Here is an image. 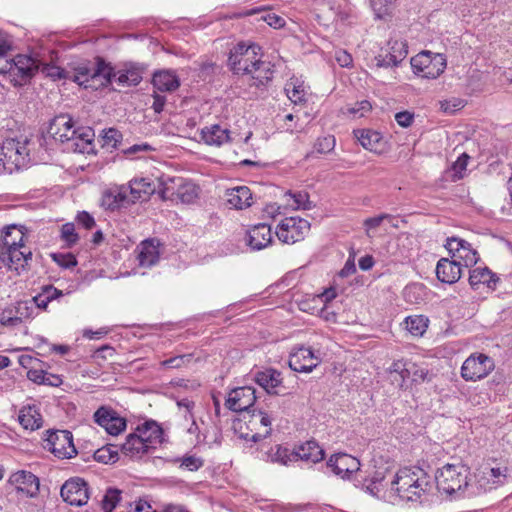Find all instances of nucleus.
Listing matches in <instances>:
<instances>
[{
    "label": "nucleus",
    "instance_id": "1",
    "mask_svg": "<svg viewBox=\"0 0 512 512\" xmlns=\"http://www.w3.org/2000/svg\"><path fill=\"white\" fill-rule=\"evenodd\" d=\"M116 76L115 68L103 57L78 60L69 64L67 80L85 89L98 90L108 87Z\"/></svg>",
    "mask_w": 512,
    "mask_h": 512
},
{
    "label": "nucleus",
    "instance_id": "2",
    "mask_svg": "<svg viewBox=\"0 0 512 512\" xmlns=\"http://www.w3.org/2000/svg\"><path fill=\"white\" fill-rule=\"evenodd\" d=\"M391 489L407 501H417L432 488L430 476L421 468L400 469L390 481Z\"/></svg>",
    "mask_w": 512,
    "mask_h": 512
},
{
    "label": "nucleus",
    "instance_id": "3",
    "mask_svg": "<svg viewBox=\"0 0 512 512\" xmlns=\"http://www.w3.org/2000/svg\"><path fill=\"white\" fill-rule=\"evenodd\" d=\"M470 468L462 463L446 464L438 469L435 475L437 489L445 494L452 495L467 488Z\"/></svg>",
    "mask_w": 512,
    "mask_h": 512
},
{
    "label": "nucleus",
    "instance_id": "4",
    "mask_svg": "<svg viewBox=\"0 0 512 512\" xmlns=\"http://www.w3.org/2000/svg\"><path fill=\"white\" fill-rule=\"evenodd\" d=\"M28 140L6 139L0 146V174L12 173L29 161Z\"/></svg>",
    "mask_w": 512,
    "mask_h": 512
},
{
    "label": "nucleus",
    "instance_id": "5",
    "mask_svg": "<svg viewBox=\"0 0 512 512\" xmlns=\"http://www.w3.org/2000/svg\"><path fill=\"white\" fill-rule=\"evenodd\" d=\"M413 72L423 78L435 79L446 68V58L443 54H433L430 51H422L411 58Z\"/></svg>",
    "mask_w": 512,
    "mask_h": 512
},
{
    "label": "nucleus",
    "instance_id": "6",
    "mask_svg": "<svg viewBox=\"0 0 512 512\" xmlns=\"http://www.w3.org/2000/svg\"><path fill=\"white\" fill-rule=\"evenodd\" d=\"M495 368L494 360L483 353L471 354L462 364L461 376L465 381H478L487 377Z\"/></svg>",
    "mask_w": 512,
    "mask_h": 512
},
{
    "label": "nucleus",
    "instance_id": "7",
    "mask_svg": "<svg viewBox=\"0 0 512 512\" xmlns=\"http://www.w3.org/2000/svg\"><path fill=\"white\" fill-rule=\"evenodd\" d=\"M45 441V448L60 459L72 458L77 454V450L73 443V435L68 430H56L49 432Z\"/></svg>",
    "mask_w": 512,
    "mask_h": 512
},
{
    "label": "nucleus",
    "instance_id": "8",
    "mask_svg": "<svg viewBox=\"0 0 512 512\" xmlns=\"http://www.w3.org/2000/svg\"><path fill=\"white\" fill-rule=\"evenodd\" d=\"M310 230V223L300 217H289L281 221L277 227L276 235L285 244H293L301 239Z\"/></svg>",
    "mask_w": 512,
    "mask_h": 512
},
{
    "label": "nucleus",
    "instance_id": "9",
    "mask_svg": "<svg viewBox=\"0 0 512 512\" xmlns=\"http://www.w3.org/2000/svg\"><path fill=\"white\" fill-rule=\"evenodd\" d=\"M247 416L244 415V419H246ZM248 420L245 421V424L248 429L251 430V432H242L241 438L247 440V441H253V442H259L263 438H266L271 433V420L269 416L259 411H253L248 415Z\"/></svg>",
    "mask_w": 512,
    "mask_h": 512
},
{
    "label": "nucleus",
    "instance_id": "10",
    "mask_svg": "<svg viewBox=\"0 0 512 512\" xmlns=\"http://www.w3.org/2000/svg\"><path fill=\"white\" fill-rule=\"evenodd\" d=\"M60 494L68 504L83 506L89 499L88 484L80 477L70 478L62 485Z\"/></svg>",
    "mask_w": 512,
    "mask_h": 512
},
{
    "label": "nucleus",
    "instance_id": "11",
    "mask_svg": "<svg viewBox=\"0 0 512 512\" xmlns=\"http://www.w3.org/2000/svg\"><path fill=\"white\" fill-rule=\"evenodd\" d=\"M180 183L178 184V188L176 192L174 188L171 186L174 183V178H167L161 180V185L163 186L160 190V195L162 199H171L174 195L177 196L178 199L181 200L182 203H192L198 196V187L191 183L186 182L183 183L182 179H178Z\"/></svg>",
    "mask_w": 512,
    "mask_h": 512
},
{
    "label": "nucleus",
    "instance_id": "12",
    "mask_svg": "<svg viewBox=\"0 0 512 512\" xmlns=\"http://www.w3.org/2000/svg\"><path fill=\"white\" fill-rule=\"evenodd\" d=\"M256 401L255 389L249 386L233 389L225 401V406L233 412H247Z\"/></svg>",
    "mask_w": 512,
    "mask_h": 512
},
{
    "label": "nucleus",
    "instance_id": "13",
    "mask_svg": "<svg viewBox=\"0 0 512 512\" xmlns=\"http://www.w3.org/2000/svg\"><path fill=\"white\" fill-rule=\"evenodd\" d=\"M76 133L73 120L68 114L57 115L50 121L48 134L61 143L69 142Z\"/></svg>",
    "mask_w": 512,
    "mask_h": 512
},
{
    "label": "nucleus",
    "instance_id": "14",
    "mask_svg": "<svg viewBox=\"0 0 512 512\" xmlns=\"http://www.w3.org/2000/svg\"><path fill=\"white\" fill-rule=\"evenodd\" d=\"M320 360L307 347L294 348L289 357V367L296 372H311Z\"/></svg>",
    "mask_w": 512,
    "mask_h": 512
},
{
    "label": "nucleus",
    "instance_id": "15",
    "mask_svg": "<svg viewBox=\"0 0 512 512\" xmlns=\"http://www.w3.org/2000/svg\"><path fill=\"white\" fill-rule=\"evenodd\" d=\"M327 466L330 467L336 475L345 479L350 478L354 472L360 469V462L357 458L349 454L338 453L329 458Z\"/></svg>",
    "mask_w": 512,
    "mask_h": 512
},
{
    "label": "nucleus",
    "instance_id": "16",
    "mask_svg": "<svg viewBox=\"0 0 512 512\" xmlns=\"http://www.w3.org/2000/svg\"><path fill=\"white\" fill-rule=\"evenodd\" d=\"M36 70L31 58L18 55L13 60H5V67H0V74L20 75L22 80L26 81L34 75Z\"/></svg>",
    "mask_w": 512,
    "mask_h": 512
},
{
    "label": "nucleus",
    "instance_id": "17",
    "mask_svg": "<svg viewBox=\"0 0 512 512\" xmlns=\"http://www.w3.org/2000/svg\"><path fill=\"white\" fill-rule=\"evenodd\" d=\"M144 66L139 63H124L122 68L115 71L116 83L120 86H137L143 79Z\"/></svg>",
    "mask_w": 512,
    "mask_h": 512
},
{
    "label": "nucleus",
    "instance_id": "18",
    "mask_svg": "<svg viewBox=\"0 0 512 512\" xmlns=\"http://www.w3.org/2000/svg\"><path fill=\"white\" fill-rule=\"evenodd\" d=\"M10 484L26 496L34 497L39 492V479L31 472L18 471L9 478Z\"/></svg>",
    "mask_w": 512,
    "mask_h": 512
},
{
    "label": "nucleus",
    "instance_id": "19",
    "mask_svg": "<svg viewBox=\"0 0 512 512\" xmlns=\"http://www.w3.org/2000/svg\"><path fill=\"white\" fill-rule=\"evenodd\" d=\"M455 243L457 257L464 261L466 267L473 266L478 262L479 257L477 251L474 250L471 247V244L466 240L457 237L447 238V242L445 244L446 249L449 252H453V244Z\"/></svg>",
    "mask_w": 512,
    "mask_h": 512
},
{
    "label": "nucleus",
    "instance_id": "20",
    "mask_svg": "<svg viewBox=\"0 0 512 512\" xmlns=\"http://www.w3.org/2000/svg\"><path fill=\"white\" fill-rule=\"evenodd\" d=\"M436 275L438 280L443 283H456L462 275L461 263L456 260L441 258L436 266Z\"/></svg>",
    "mask_w": 512,
    "mask_h": 512
},
{
    "label": "nucleus",
    "instance_id": "21",
    "mask_svg": "<svg viewBox=\"0 0 512 512\" xmlns=\"http://www.w3.org/2000/svg\"><path fill=\"white\" fill-rule=\"evenodd\" d=\"M77 133L74 135V138H71L69 142H71L70 148L74 152L82 153V154H93L95 153V145H94V137L95 132L90 127L79 128L76 129Z\"/></svg>",
    "mask_w": 512,
    "mask_h": 512
},
{
    "label": "nucleus",
    "instance_id": "22",
    "mask_svg": "<svg viewBox=\"0 0 512 512\" xmlns=\"http://www.w3.org/2000/svg\"><path fill=\"white\" fill-rule=\"evenodd\" d=\"M272 243V233L269 225L260 223L248 231L247 245L252 250H261Z\"/></svg>",
    "mask_w": 512,
    "mask_h": 512
},
{
    "label": "nucleus",
    "instance_id": "23",
    "mask_svg": "<svg viewBox=\"0 0 512 512\" xmlns=\"http://www.w3.org/2000/svg\"><path fill=\"white\" fill-rule=\"evenodd\" d=\"M126 204H130V201L127 195V188L124 186L108 189L102 194L101 206L106 210L115 211Z\"/></svg>",
    "mask_w": 512,
    "mask_h": 512
},
{
    "label": "nucleus",
    "instance_id": "24",
    "mask_svg": "<svg viewBox=\"0 0 512 512\" xmlns=\"http://www.w3.org/2000/svg\"><path fill=\"white\" fill-rule=\"evenodd\" d=\"M257 384H259L265 391L273 395H284L281 391V374L273 369L257 372L255 376Z\"/></svg>",
    "mask_w": 512,
    "mask_h": 512
},
{
    "label": "nucleus",
    "instance_id": "25",
    "mask_svg": "<svg viewBox=\"0 0 512 512\" xmlns=\"http://www.w3.org/2000/svg\"><path fill=\"white\" fill-rule=\"evenodd\" d=\"M136 431L139 433L145 444H148L149 449L155 448L156 444L162 442L163 429L153 420H148L141 425H138Z\"/></svg>",
    "mask_w": 512,
    "mask_h": 512
},
{
    "label": "nucleus",
    "instance_id": "26",
    "mask_svg": "<svg viewBox=\"0 0 512 512\" xmlns=\"http://www.w3.org/2000/svg\"><path fill=\"white\" fill-rule=\"evenodd\" d=\"M227 203L235 209L242 210L252 205V193L246 186H237L226 192Z\"/></svg>",
    "mask_w": 512,
    "mask_h": 512
},
{
    "label": "nucleus",
    "instance_id": "27",
    "mask_svg": "<svg viewBox=\"0 0 512 512\" xmlns=\"http://www.w3.org/2000/svg\"><path fill=\"white\" fill-rule=\"evenodd\" d=\"M324 455V450L314 440L307 441L306 443L299 446L296 451L292 452L294 459L311 461L313 463H317L323 460Z\"/></svg>",
    "mask_w": 512,
    "mask_h": 512
},
{
    "label": "nucleus",
    "instance_id": "28",
    "mask_svg": "<svg viewBox=\"0 0 512 512\" xmlns=\"http://www.w3.org/2000/svg\"><path fill=\"white\" fill-rule=\"evenodd\" d=\"M148 444H145L139 433L136 431L126 437L121 445V452L129 457H140L149 452Z\"/></svg>",
    "mask_w": 512,
    "mask_h": 512
},
{
    "label": "nucleus",
    "instance_id": "29",
    "mask_svg": "<svg viewBox=\"0 0 512 512\" xmlns=\"http://www.w3.org/2000/svg\"><path fill=\"white\" fill-rule=\"evenodd\" d=\"M201 138L208 145L220 146L230 141V131L218 124H214L201 130Z\"/></svg>",
    "mask_w": 512,
    "mask_h": 512
},
{
    "label": "nucleus",
    "instance_id": "30",
    "mask_svg": "<svg viewBox=\"0 0 512 512\" xmlns=\"http://www.w3.org/2000/svg\"><path fill=\"white\" fill-rule=\"evenodd\" d=\"M128 188L131 195L130 203L147 200L155 192V186L145 178L130 181Z\"/></svg>",
    "mask_w": 512,
    "mask_h": 512
},
{
    "label": "nucleus",
    "instance_id": "31",
    "mask_svg": "<svg viewBox=\"0 0 512 512\" xmlns=\"http://www.w3.org/2000/svg\"><path fill=\"white\" fill-rule=\"evenodd\" d=\"M152 83L153 86L161 92H172L180 86L179 78L171 71L155 72Z\"/></svg>",
    "mask_w": 512,
    "mask_h": 512
},
{
    "label": "nucleus",
    "instance_id": "32",
    "mask_svg": "<svg viewBox=\"0 0 512 512\" xmlns=\"http://www.w3.org/2000/svg\"><path fill=\"white\" fill-rule=\"evenodd\" d=\"M254 67L250 73L247 75H251L252 82L249 84L250 86H255L257 88L261 86H266L269 81L272 79L273 71L270 62L259 61L258 63H254Z\"/></svg>",
    "mask_w": 512,
    "mask_h": 512
},
{
    "label": "nucleus",
    "instance_id": "33",
    "mask_svg": "<svg viewBox=\"0 0 512 512\" xmlns=\"http://www.w3.org/2000/svg\"><path fill=\"white\" fill-rule=\"evenodd\" d=\"M23 249H25V246H15L11 248L0 247V261L8 268H13L18 271L19 267H24V264L22 263V258H24Z\"/></svg>",
    "mask_w": 512,
    "mask_h": 512
},
{
    "label": "nucleus",
    "instance_id": "34",
    "mask_svg": "<svg viewBox=\"0 0 512 512\" xmlns=\"http://www.w3.org/2000/svg\"><path fill=\"white\" fill-rule=\"evenodd\" d=\"M138 260L141 266L150 267L159 260L158 243L153 239H146L141 243V249L138 254Z\"/></svg>",
    "mask_w": 512,
    "mask_h": 512
},
{
    "label": "nucleus",
    "instance_id": "35",
    "mask_svg": "<svg viewBox=\"0 0 512 512\" xmlns=\"http://www.w3.org/2000/svg\"><path fill=\"white\" fill-rule=\"evenodd\" d=\"M498 278L489 268H475L470 271L469 283L473 288L479 284H486L488 287H494Z\"/></svg>",
    "mask_w": 512,
    "mask_h": 512
},
{
    "label": "nucleus",
    "instance_id": "36",
    "mask_svg": "<svg viewBox=\"0 0 512 512\" xmlns=\"http://www.w3.org/2000/svg\"><path fill=\"white\" fill-rule=\"evenodd\" d=\"M19 423L31 431L36 430L42 426V417L38 411L30 406L23 407L19 411Z\"/></svg>",
    "mask_w": 512,
    "mask_h": 512
},
{
    "label": "nucleus",
    "instance_id": "37",
    "mask_svg": "<svg viewBox=\"0 0 512 512\" xmlns=\"http://www.w3.org/2000/svg\"><path fill=\"white\" fill-rule=\"evenodd\" d=\"M260 59H256V56H239L237 58H228V65L234 74H248L252 71L255 66L254 63H258Z\"/></svg>",
    "mask_w": 512,
    "mask_h": 512
},
{
    "label": "nucleus",
    "instance_id": "38",
    "mask_svg": "<svg viewBox=\"0 0 512 512\" xmlns=\"http://www.w3.org/2000/svg\"><path fill=\"white\" fill-rule=\"evenodd\" d=\"M94 421L101 427L106 430V427L109 426L111 422H117L119 425L124 423V418L119 416V414L113 410L112 408L101 406L98 408L94 415Z\"/></svg>",
    "mask_w": 512,
    "mask_h": 512
},
{
    "label": "nucleus",
    "instance_id": "39",
    "mask_svg": "<svg viewBox=\"0 0 512 512\" xmlns=\"http://www.w3.org/2000/svg\"><path fill=\"white\" fill-rule=\"evenodd\" d=\"M24 233L21 229L17 228L16 225L8 226L3 234L2 242H0L1 248L8 247H24Z\"/></svg>",
    "mask_w": 512,
    "mask_h": 512
},
{
    "label": "nucleus",
    "instance_id": "40",
    "mask_svg": "<svg viewBox=\"0 0 512 512\" xmlns=\"http://www.w3.org/2000/svg\"><path fill=\"white\" fill-rule=\"evenodd\" d=\"M354 135L360 144L370 151L377 149V145L381 140V136L378 132L372 130L359 129L354 131Z\"/></svg>",
    "mask_w": 512,
    "mask_h": 512
},
{
    "label": "nucleus",
    "instance_id": "41",
    "mask_svg": "<svg viewBox=\"0 0 512 512\" xmlns=\"http://www.w3.org/2000/svg\"><path fill=\"white\" fill-rule=\"evenodd\" d=\"M388 51L390 53V60L397 66L407 56V45L403 41L390 40L388 42Z\"/></svg>",
    "mask_w": 512,
    "mask_h": 512
},
{
    "label": "nucleus",
    "instance_id": "42",
    "mask_svg": "<svg viewBox=\"0 0 512 512\" xmlns=\"http://www.w3.org/2000/svg\"><path fill=\"white\" fill-rule=\"evenodd\" d=\"M121 500V490L117 488H108L101 501V507L104 512H113Z\"/></svg>",
    "mask_w": 512,
    "mask_h": 512
},
{
    "label": "nucleus",
    "instance_id": "43",
    "mask_svg": "<svg viewBox=\"0 0 512 512\" xmlns=\"http://www.w3.org/2000/svg\"><path fill=\"white\" fill-rule=\"evenodd\" d=\"M94 459L105 464L116 462L118 460V451L116 446L108 444L107 446L96 450L94 453Z\"/></svg>",
    "mask_w": 512,
    "mask_h": 512
},
{
    "label": "nucleus",
    "instance_id": "44",
    "mask_svg": "<svg viewBox=\"0 0 512 512\" xmlns=\"http://www.w3.org/2000/svg\"><path fill=\"white\" fill-rule=\"evenodd\" d=\"M427 320L423 318V316H410L406 318V328L407 330L415 335H422L427 328Z\"/></svg>",
    "mask_w": 512,
    "mask_h": 512
},
{
    "label": "nucleus",
    "instance_id": "45",
    "mask_svg": "<svg viewBox=\"0 0 512 512\" xmlns=\"http://www.w3.org/2000/svg\"><path fill=\"white\" fill-rule=\"evenodd\" d=\"M269 457L272 462H277L283 465H287L289 462L295 459L292 456V452H289L287 448H282L280 445L275 446V450L272 448Z\"/></svg>",
    "mask_w": 512,
    "mask_h": 512
},
{
    "label": "nucleus",
    "instance_id": "46",
    "mask_svg": "<svg viewBox=\"0 0 512 512\" xmlns=\"http://www.w3.org/2000/svg\"><path fill=\"white\" fill-rule=\"evenodd\" d=\"M260 47L258 45L247 46L245 43H238L231 51L229 58H237L239 56H257Z\"/></svg>",
    "mask_w": 512,
    "mask_h": 512
},
{
    "label": "nucleus",
    "instance_id": "47",
    "mask_svg": "<svg viewBox=\"0 0 512 512\" xmlns=\"http://www.w3.org/2000/svg\"><path fill=\"white\" fill-rule=\"evenodd\" d=\"M288 195L294 200V209L311 210L315 207V205L309 200V194L305 191H299L297 193L289 192Z\"/></svg>",
    "mask_w": 512,
    "mask_h": 512
},
{
    "label": "nucleus",
    "instance_id": "48",
    "mask_svg": "<svg viewBox=\"0 0 512 512\" xmlns=\"http://www.w3.org/2000/svg\"><path fill=\"white\" fill-rule=\"evenodd\" d=\"M192 360V354H183L171 357L161 362V365L168 369H178L187 365Z\"/></svg>",
    "mask_w": 512,
    "mask_h": 512
},
{
    "label": "nucleus",
    "instance_id": "49",
    "mask_svg": "<svg viewBox=\"0 0 512 512\" xmlns=\"http://www.w3.org/2000/svg\"><path fill=\"white\" fill-rule=\"evenodd\" d=\"M17 317L18 324L22 323L24 319H28L32 316L33 306L29 305L27 301H20L15 306H12Z\"/></svg>",
    "mask_w": 512,
    "mask_h": 512
},
{
    "label": "nucleus",
    "instance_id": "50",
    "mask_svg": "<svg viewBox=\"0 0 512 512\" xmlns=\"http://www.w3.org/2000/svg\"><path fill=\"white\" fill-rule=\"evenodd\" d=\"M334 147L335 138L333 136H325L317 139L312 153L317 152L318 154H325L332 151Z\"/></svg>",
    "mask_w": 512,
    "mask_h": 512
},
{
    "label": "nucleus",
    "instance_id": "51",
    "mask_svg": "<svg viewBox=\"0 0 512 512\" xmlns=\"http://www.w3.org/2000/svg\"><path fill=\"white\" fill-rule=\"evenodd\" d=\"M51 257L62 268H72L77 265V259L71 253H53Z\"/></svg>",
    "mask_w": 512,
    "mask_h": 512
},
{
    "label": "nucleus",
    "instance_id": "52",
    "mask_svg": "<svg viewBox=\"0 0 512 512\" xmlns=\"http://www.w3.org/2000/svg\"><path fill=\"white\" fill-rule=\"evenodd\" d=\"M409 368L412 375V382L419 383L431 380V375L427 369L420 367L413 362H410Z\"/></svg>",
    "mask_w": 512,
    "mask_h": 512
},
{
    "label": "nucleus",
    "instance_id": "53",
    "mask_svg": "<svg viewBox=\"0 0 512 512\" xmlns=\"http://www.w3.org/2000/svg\"><path fill=\"white\" fill-rule=\"evenodd\" d=\"M122 140V134L115 128H109L104 132L103 146L116 148L117 144Z\"/></svg>",
    "mask_w": 512,
    "mask_h": 512
},
{
    "label": "nucleus",
    "instance_id": "54",
    "mask_svg": "<svg viewBox=\"0 0 512 512\" xmlns=\"http://www.w3.org/2000/svg\"><path fill=\"white\" fill-rule=\"evenodd\" d=\"M61 237L69 247L78 241V235L75 233V227L73 223H66L62 226Z\"/></svg>",
    "mask_w": 512,
    "mask_h": 512
},
{
    "label": "nucleus",
    "instance_id": "55",
    "mask_svg": "<svg viewBox=\"0 0 512 512\" xmlns=\"http://www.w3.org/2000/svg\"><path fill=\"white\" fill-rule=\"evenodd\" d=\"M47 76L56 79H66L68 75V68L64 69L55 65H45L42 70Z\"/></svg>",
    "mask_w": 512,
    "mask_h": 512
},
{
    "label": "nucleus",
    "instance_id": "56",
    "mask_svg": "<svg viewBox=\"0 0 512 512\" xmlns=\"http://www.w3.org/2000/svg\"><path fill=\"white\" fill-rule=\"evenodd\" d=\"M203 464V460L194 455H186L181 459V467H184L189 471H196L201 468Z\"/></svg>",
    "mask_w": 512,
    "mask_h": 512
},
{
    "label": "nucleus",
    "instance_id": "57",
    "mask_svg": "<svg viewBox=\"0 0 512 512\" xmlns=\"http://www.w3.org/2000/svg\"><path fill=\"white\" fill-rule=\"evenodd\" d=\"M0 323L3 326H17L18 321L17 317L15 316L14 309L11 307H8L2 311L0 314Z\"/></svg>",
    "mask_w": 512,
    "mask_h": 512
},
{
    "label": "nucleus",
    "instance_id": "58",
    "mask_svg": "<svg viewBox=\"0 0 512 512\" xmlns=\"http://www.w3.org/2000/svg\"><path fill=\"white\" fill-rule=\"evenodd\" d=\"M389 218H391V215H389V214H380L376 217L367 218L364 221V226L366 227V234L369 237H371L369 234V230L378 228L381 225V223L383 222V220L389 219Z\"/></svg>",
    "mask_w": 512,
    "mask_h": 512
},
{
    "label": "nucleus",
    "instance_id": "59",
    "mask_svg": "<svg viewBox=\"0 0 512 512\" xmlns=\"http://www.w3.org/2000/svg\"><path fill=\"white\" fill-rule=\"evenodd\" d=\"M372 106L369 101L363 100L356 103V105L349 109V112L359 117H363L367 112L371 110Z\"/></svg>",
    "mask_w": 512,
    "mask_h": 512
},
{
    "label": "nucleus",
    "instance_id": "60",
    "mask_svg": "<svg viewBox=\"0 0 512 512\" xmlns=\"http://www.w3.org/2000/svg\"><path fill=\"white\" fill-rule=\"evenodd\" d=\"M378 67L395 66L394 62L390 60V53L388 49H381L380 53L375 57Z\"/></svg>",
    "mask_w": 512,
    "mask_h": 512
},
{
    "label": "nucleus",
    "instance_id": "61",
    "mask_svg": "<svg viewBox=\"0 0 512 512\" xmlns=\"http://www.w3.org/2000/svg\"><path fill=\"white\" fill-rule=\"evenodd\" d=\"M11 50V42L8 35L0 30V60L7 57V53Z\"/></svg>",
    "mask_w": 512,
    "mask_h": 512
},
{
    "label": "nucleus",
    "instance_id": "62",
    "mask_svg": "<svg viewBox=\"0 0 512 512\" xmlns=\"http://www.w3.org/2000/svg\"><path fill=\"white\" fill-rule=\"evenodd\" d=\"M77 221L85 229H92L95 225L94 218L86 211H82L77 215Z\"/></svg>",
    "mask_w": 512,
    "mask_h": 512
},
{
    "label": "nucleus",
    "instance_id": "63",
    "mask_svg": "<svg viewBox=\"0 0 512 512\" xmlns=\"http://www.w3.org/2000/svg\"><path fill=\"white\" fill-rule=\"evenodd\" d=\"M395 120L401 127H409L413 122V114L408 111L398 112L395 114Z\"/></svg>",
    "mask_w": 512,
    "mask_h": 512
},
{
    "label": "nucleus",
    "instance_id": "64",
    "mask_svg": "<svg viewBox=\"0 0 512 512\" xmlns=\"http://www.w3.org/2000/svg\"><path fill=\"white\" fill-rule=\"evenodd\" d=\"M262 18L269 26L274 28L283 27L285 24V20L282 17L277 16L276 14L267 13Z\"/></svg>",
    "mask_w": 512,
    "mask_h": 512
}]
</instances>
